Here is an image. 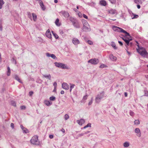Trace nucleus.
<instances>
[{
  "label": "nucleus",
  "instance_id": "nucleus-1",
  "mask_svg": "<svg viewBox=\"0 0 148 148\" xmlns=\"http://www.w3.org/2000/svg\"><path fill=\"white\" fill-rule=\"evenodd\" d=\"M104 92L102 91L99 93L96 97L95 101L96 103H98L101 101V99L104 97Z\"/></svg>",
  "mask_w": 148,
  "mask_h": 148
},
{
  "label": "nucleus",
  "instance_id": "nucleus-2",
  "mask_svg": "<svg viewBox=\"0 0 148 148\" xmlns=\"http://www.w3.org/2000/svg\"><path fill=\"white\" fill-rule=\"evenodd\" d=\"M30 142L34 145H38L40 144V142L38 141V137L36 135L34 136L32 138Z\"/></svg>",
  "mask_w": 148,
  "mask_h": 148
},
{
  "label": "nucleus",
  "instance_id": "nucleus-3",
  "mask_svg": "<svg viewBox=\"0 0 148 148\" xmlns=\"http://www.w3.org/2000/svg\"><path fill=\"white\" fill-rule=\"evenodd\" d=\"M54 64L56 67L59 68H61L62 69H69V67L67 66L66 65L64 64L56 62H54Z\"/></svg>",
  "mask_w": 148,
  "mask_h": 148
},
{
  "label": "nucleus",
  "instance_id": "nucleus-4",
  "mask_svg": "<svg viewBox=\"0 0 148 148\" xmlns=\"http://www.w3.org/2000/svg\"><path fill=\"white\" fill-rule=\"evenodd\" d=\"M99 61L98 59L95 58L90 60L88 61V63H90L92 64L96 65L99 63Z\"/></svg>",
  "mask_w": 148,
  "mask_h": 148
},
{
  "label": "nucleus",
  "instance_id": "nucleus-5",
  "mask_svg": "<svg viewBox=\"0 0 148 148\" xmlns=\"http://www.w3.org/2000/svg\"><path fill=\"white\" fill-rule=\"evenodd\" d=\"M137 52L143 57H146L148 54L147 52L145 49L142 51H140L139 50L137 49Z\"/></svg>",
  "mask_w": 148,
  "mask_h": 148
},
{
  "label": "nucleus",
  "instance_id": "nucleus-6",
  "mask_svg": "<svg viewBox=\"0 0 148 148\" xmlns=\"http://www.w3.org/2000/svg\"><path fill=\"white\" fill-rule=\"evenodd\" d=\"M134 132L137 134L136 135L138 137H140L141 136V132L139 128H136L134 130Z\"/></svg>",
  "mask_w": 148,
  "mask_h": 148
},
{
  "label": "nucleus",
  "instance_id": "nucleus-7",
  "mask_svg": "<svg viewBox=\"0 0 148 148\" xmlns=\"http://www.w3.org/2000/svg\"><path fill=\"white\" fill-rule=\"evenodd\" d=\"M72 42L75 45H77L79 43V40L75 38H73Z\"/></svg>",
  "mask_w": 148,
  "mask_h": 148
},
{
  "label": "nucleus",
  "instance_id": "nucleus-8",
  "mask_svg": "<svg viewBox=\"0 0 148 148\" xmlns=\"http://www.w3.org/2000/svg\"><path fill=\"white\" fill-rule=\"evenodd\" d=\"M82 30L84 32H88L90 30V26L89 25H84L83 26Z\"/></svg>",
  "mask_w": 148,
  "mask_h": 148
},
{
  "label": "nucleus",
  "instance_id": "nucleus-9",
  "mask_svg": "<svg viewBox=\"0 0 148 148\" xmlns=\"http://www.w3.org/2000/svg\"><path fill=\"white\" fill-rule=\"evenodd\" d=\"M61 13L66 18H68L69 16V13L66 11H61Z\"/></svg>",
  "mask_w": 148,
  "mask_h": 148
},
{
  "label": "nucleus",
  "instance_id": "nucleus-10",
  "mask_svg": "<svg viewBox=\"0 0 148 148\" xmlns=\"http://www.w3.org/2000/svg\"><path fill=\"white\" fill-rule=\"evenodd\" d=\"M62 87L66 90H68L69 88V86L66 83L64 82L62 84Z\"/></svg>",
  "mask_w": 148,
  "mask_h": 148
},
{
  "label": "nucleus",
  "instance_id": "nucleus-11",
  "mask_svg": "<svg viewBox=\"0 0 148 148\" xmlns=\"http://www.w3.org/2000/svg\"><path fill=\"white\" fill-rule=\"evenodd\" d=\"M39 3L41 8L43 10H45L46 9V8L45 5H44L42 1L41 0H39Z\"/></svg>",
  "mask_w": 148,
  "mask_h": 148
},
{
  "label": "nucleus",
  "instance_id": "nucleus-12",
  "mask_svg": "<svg viewBox=\"0 0 148 148\" xmlns=\"http://www.w3.org/2000/svg\"><path fill=\"white\" fill-rule=\"evenodd\" d=\"M109 13L111 14H117V13L115 9H110L108 11Z\"/></svg>",
  "mask_w": 148,
  "mask_h": 148
},
{
  "label": "nucleus",
  "instance_id": "nucleus-13",
  "mask_svg": "<svg viewBox=\"0 0 148 148\" xmlns=\"http://www.w3.org/2000/svg\"><path fill=\"white\" fill-rule=\"evenodd\" d=\"M122 39L125 42L126 44L125 46L126 47L129 46V41L128 40V39L125 36H124L122 38Z\"/></svg>",
  "mask_w": 148,
  "mask_h": 148
},
{
  "label": "nucleus",
  "instance_id": "nucleus-14",
  "mask_svg": "<svg viewBox=\"0 0 148 148\" xmlns=\"http://www.w3.org/2000/svg\"><path fill=\"white\" fill-rule=\"evenodd\" d=\"M73 25L76 28H79L80 27V24L79 21L77 20L75 23L73 24Z\"/></svg>",
  "mask_w": 148,
  "mask_h": 148
},
{
  "label": "nucleus",
  "instance_id": "nucleus-15",
  "mask_svg": "<svg viewBox=\"0 0 148 148\" xmlns=\"http://www.w3.org/2000/svg\"><path fill=\"white\" fill-rule=\"evenodd\" d=\"M46 36L49 38H51V35L50 30L48 29L46 31L45 33Z\"/></svg>",
  "mask_w": 148,
  "mask_h": 148
},
{
  "label": "nucleus",
  "instance_id": "nucleus-16",
  "mask_svg": "<svg viewBox=\"0 0 148 148\" xmlns=\"http://www.w3.org/2000/svg\"><path fill=\"white\" fill-rule=\"evenodd\" d=\"M46 55L48 57H51L53 59H56L57 58L56 56L54 54H50L49 53H46Z\"/></svg>",
  "mask_w": 148,
  "mask_h": 148
},
{
  "label": "nucleus",
  "instance_id": "nucleus-17",
  "mask_svg": "<svg viewBox=\"0 0 148 148\" xmlns=\"http://www.w3.org/2000/svg\"><path fill=\"white\" fill-rule=\"evenodd\" d=\"M77 122L80 125H82L85 122V121L84 119H81L80 120H77Z\"/></svg>",
  "mask_w": 148,
  "mask_h": 148
},
{
  "label": "nucleus",
  "instance_id": "nucleus-18",
  "mask_svg": "<svg viewBox=\"0 0 148 148\" xmlns=\"http://www.w3.org/2000/svg\"><path fill=\"white\" fill-rule=\"evenodd\" d=\"M100 4L101 5L103 6H106L107 4L106 1L104 0H101L100 1Z\"/></svg>",
  "mask_w": 148,
  "mask_h": 148
},
{
  "label": "nucleus",
  "instance_id": "nucleus-19",
  "mask_svg": "<svg viewBox=\"0 0 148 148\" xmlns=\"http://www.w3.org/2000/svg\"><path fill=\"white\" fill-rule=\"evenodd\" d=\"M109 57L110 59L113 61H115L117 59V58L116 57L114 56L112 54L110 55Z\"/></svg>",
  "mask_w": 148,
  "mask_h": 148
},
{
  "label": "nucleus",
  "instance_id": "nucleus-20",
  "mask_svg": "<svg viewBox=\"0 0 148 148\" xmlns=\"http://www.w3.org/2000/svg\"><path fill=\"white\" fill-rule=\"evenodd\" d=\"M119 28H120L119 27L116 26H115L113 25L112 26V29L115 31L119 32Z\"/></svg>",
  "mask_w": 148,
  "mask_h": 148
},
{
  "label": "nucleus",
  "instance_id": "nucleus-21",
  "mask_svg": "<svg viewBox=\"0 0 148 148\" xmlns=\"http://www.w3.org/2000/svg\"><path fill=\"white\" fill-rule=\"evenodd\" d=\"M45 105H47L48 106H49L51 105L52 104V103L49 101L45 100Z\"/></svg>",
  "mask_w": 148,
  "mask_h": 148
},
{
  "label": "nucleus",
  "instance_id": "nucleus-22",
  "mask_svg": "<svg viewBox=\"0 0 148 148\" xmlns=\"http://www.w3.org/2000/svg\"><path fill=\"white\" fill-rule=\"evenodd\" d=\"M33 20L34 21H36L37 17V15H36L34 13H32V14Z\"/></svg>",
  "mask_w": 148,
  "mask_h": 148
},
{
  "label": "nucleus",
  "instance_id": "nucleus-23",
  "mask_svg": "<svg viewBox=\"0 0 148 148\" xmlns=\"http://www.w3.org/2000/svg\"><path fill=\"white\" fill-rule=\"evenodd\" d=\"M69 20L72 23V24L77 20L76 19L72 17H70L69 18Z\"/></svg>",
  "mask_w": 148,
  "mask_h": 148
},
{
  "label": "nucleus",
  "instance_id": "nucleus-24",
  "mask_svg": "<svg viewBox=\"0 0 148 148\" xmlns=\"http://www.w3.org/2000/svg\"><path fill=\"white\" fill-rule=\"evenodd\" d=\"M123 145L125 147H128L130 146V143L128 142H125L123 144Z\"/></svg>",
  "mask_w": 148,
  "mask_h": 148
},
{
  "label": "nucleus",
  "instance_id": "nucleus-25",
  "mask_svg": "<svg viewBox=\"0 0 148 148\" xmlns=\"http://www.w3.org/2000/svg\"><path fill=\"white\" fill-rule=\"evenodd\" d=\"M8 71L7 72V75L8 76H9L10 75V69L9 67L8 66L7 67Z\"/></svg>",
  "mask_w": 148,
  "mask_h": 148
},
{
  "label": "nucleus",
  "instance_id": "nucleus-26",
  "mask_svg": "<svg viewBox=\"0 0 148 148\" xmlns=\"http://www.w3.org/2000/svg\"><path fill=\"white\" fill-rule=\"evenodd\" d=\"M43 76L44 77L46 78H48L49 80H51V75L49 74L48 75H43Z\"/></svg>",
  "mask_w": 148,
  "mask_h": 148
},
{
  "label": "nucleus",
  "instance_id": "nucleus-27",
  "mask_svg": "<svg viewBox=\"0 0 148 148\" xmlns=\"http://www.w3.org/2000/svg\"><path fill=\"white\" fill-rule=\"evenodd\" d=\"M4 2L3 0H0V9H1L2 8L3 5L4 4Z\"/></svg>",
  "mask_w": 148,
  "mask_h": 148
},
{
  "label": "nucleus",
  "instance_id": "nucleus-28",
  "mask_svg": "<svg viewBox=\"0 0 148 148\" xmlns=\"http://www.w3.org/2000/svg\"><path fill=\"white\" fill-rule=\"evenodd\" d=\"M82 23L83 24V26L84 25H89L88 22L84 20L82 21Z\"/></svg>",
  "mask_w": 148,
  "mask_h": 148
},
{
  "label": "nucleus",
  "instance_id": "nucleus-29",
  "mask_svg": "<svg viewBox=\"0 0 148 148\" xmlns=\"http://www.w3.org/2000/svg\"><path fill=\"white\" fill-rule=\"evenodd\" d=\"M15 79L18 82L21 83H22V82L21 80L16 75H15Z\"/></svg>",
  "mask_w": 148,
  "mask_h": 148
},
{
  "label": "nucleus",
  "instance_id": "nucleus-30",
  "mask_svg": "<svg viewBox=\"0 0 148 148\" xmlns=\"http://www.w3.org/2000/svg\"><path fill=\"white\" fill-rule=\"evenodd\" d=\"M111 46L114 47L115 49H117V47H116V45L115 43L113 42H112Z\"/></svg>",
  "mask_w": 148,
  "mask_h": 148
},
{
  "label": "nucleus",
  "instance_id": "nucleus-31",
  "mask_svg": "<svg viewBox=\"0 0 148 148\" xmlns=\"http://www.w3.org/2000/svg\"><path fill=\"white\" fill-rule=\"evenodd\" d=\"M22 130L24 133H27L29 132V130L25 127H24L23 129H22Z\"/></svg>",
  "mask_w": 148,
  "mask_h": 148
},
{
  "label": "nucleus",
  "instance_id": "nucleus-32",
  "mask_svg": "<svg viewBox=\"0 0 148 148\" xmlns=\"http://www.w3.org/2000/svg\"><path fill=\"white\" fill-rule=\"evenodd\" d=\"M59 19L58 18H57L55 21V23L58 26H60V24H59Z\"/></svg>",
  "mask_w": 148,
  "mask_h": 148
},
{
  "label": "nucleus",
  "instance_id": "nucleus-33",
  "mask_svg": "<svg viewBox=\"0 0 148 148\" xmlns=\"http://www.w3.org/2000/svg\"><path fill=\"white\" fill-rule=\"evenodd\" d=\"M28 17L31 20H32V16L30 12H27Z\"/></svg>",
  "mask_w": 148,
  "mask_h": 148
},
{
  "label": "nucleus",
  "instance_id": "nucleus-34",
  "mask_svg": "<svg viewBox=\"0 0 148 148\" xmlns=\"http://www.w3.org/2000/svg\"><path fill=\"white\" fill-rule=\"evenodd\" d=\"M119 32H122L124 33H126V31H125L124 29H123L120 27V28H119Z\"/></svg>",
  "mask_w": 148,
  "mask_h": 148
},
{
  "label": "nucleus",
  "instance_id": "nucleus-35",
  "mask_svg": "<svg viewBox=\"0 0 148 148\" xmlns=\"http://www.w3.org/2000/svg\"><path fill=\"white\" fill-rule=\"evenodd\" d=\"M49 99L51 101H54L56 100V98L55 97L53 96H52L51 97H50Z\"/></svg>",
  "mask_w": 148,
  "mask_h": 148
},
{
  "label": "nucleus",
  "instance_id": "nucleus-36",
  "mask_svg": "<svg viewBox=\"0 0 148 148\" xmlns=\"http://www.w3.org/2000/svg\"><path fill=\"white\" fill-rule=\"evenodd\" d=\"M11 104L14 107L16 106V102L14 101H11Z\"/></svg>",
  "mask_w": 148,
  "mask_h": 148
},
{
  "label": "nucleus",
  "instance_id": "nucleus-37",
  "mask_svg": "<svg viewBox=\"0 0 148 148\" xmlns=\"http://www.w3.org/2000/svg\"><path fill=\"white\" fill-rule=\"evenodd\" d=\"M12 63H14V64H16V60L14 59V57H13L12 60Z\"/></svg>",
  "mask_w": 148,
  "mask_h": 148
},
{
  "label": "nucleus",
  "instance_id": "nucleus-38",
  "mask_svg": "<svg viewBox=\"0 0 148 148\" xmlns=\"http://www.w3.org/2000/svg\"><path fill=\"white\" fill-rule=\"evenodd\" d=\"M134 123V124L136 125H138L140 124V121L138 120H135Z\"/></svg>",
  "mask_w": 148,
  "mask_h": 148
},
{
  "label": "nucleus",
  "instance_id": "nucleus-39",
  "mask_svg": "<svg viewBox=\"0 0 148 148\" xmlns=\"http://www.w3.org/2000/svg\"><path fill=\"white\" fill-rule=\"evenodd\" d=\"M144 92L145 93V94L144 95V96H148V91L147 90H144Z\"/></svg>",
  "mask_w": 148,
  "mask_h": 148
},
{
  "label": "nucleus",
  "instance_id": "nucleus-40",
  "mask_svg": "<svg viewBox=\"0 0 148 148\" xmlns=\"http://www.w3.org/2000/svg\"><path fill=\"white\" fill-rule=\"evenodd\" d=\"M69 116L67 114H66L64 116V118L65 120H67L69 118Z\"/></svg>",
  "mask_w": 148,
  "mask_h": 148
},
{
  "label": "nucleus",
  "instance_id": "nucleus-41",
  "mask_svg": "<svg viewBox=\"0 0 148 148\" xmlns=\"http://www.w3.org/2000/svg\"><path fill=\"white\" fill-rule=\"evenodd\" d=\"M106 65H105L104 64H101L99 66V67L100 68H104L105 67H106Z\"/></svg>",
  "mask_w": 148,
  "mask_h": 148
},
{
  "label": "nucleus",
  "instance_id": "nucleus-42",
  "mask_svg": "<svg viewBox=\"0 0 148 148\" xmlns=\"http://www.w3.org/2000/svg\"><path fill=\"white\" fill-rule=\"evenodd\" d=\"M110 2L113 4H115L116 3V0H109Z\"/></svg>",
  "mask_w": 148,
  "mask_h": 148
},
{
  "label": "nucleus",
  "instance_id": "nucleus-43",
  "mask_svg": "<svg viewBox=\"0 0 148 148\" xmlns=\"http://www.w3.org/2000/svg\"><path fill=\"white\" fill-rule=\"evenodd\" d=\"M130 116H133L134 115V113L132 111L130 110Z\"/></svg>",
  "mask_w": 148,
  "mask_h": 148
},
{
  "label": "nucleus",
  "instance_id": "nucleus-44",
  "mask_svg": "<svg viewBox=\"0 0 148 148\" xmlns=\"http://www.w3.org/2000/svg\"><path fill=\"white\" fill-rule=\"evenodd\" d=\"M75 85L74 84H71V86H70V92L71 91L72 89L73 88H74V87L75 86Z\"/></svg>",
  "mask_w": 148,
  "mask_h": 148
},
{
  "label": "nucleus",
  "instance_id": "nucleus-45",
  "mask_svg": "<svg viewBox=\"0 0 148 148\" xmlns=\"http://www.w3.org/2000/svg\"><path fill=\"white\" fill-rule=\"evenodd\" d=\"M53 35L56 39H57L58 38V36L55 33L54 34H53Z\"/></svg>",
  "mask_w": 148,
  "mask_h": 148
},
{
  "label": "nucleus",
  "instance_id": "nucleus-46",
  "mask_svg": "<svg viewBox=\"0 0 148 148\" xmlns=\"http://www.w3.org/2000/svg\"><path fill=\"white\" fill-rule=\"evenodd\" d=\"M93 101V98H92L91 100L89 102L88 105L89 106L92 103Z\"/></svg>",
  "mask_w": 148,
  "mask_h": 148
},
{
  "label": "nucleus",
  "instance_id": "nucleus-47",
  "mask_svg": "<svg viewBox=\"0 0 148 148\" xmlns=\"http://www.w3.org/2000/svg\"><path fill=\"white\" fill-rule=\"evenodd\" d=\"M87 42L88 43V44H89L90 45H92L93 44V42L91 40H88L87 41Z\"/></svg>",
  "mask_w": 148,
  "mask_h": 148
},
{
  "label": "nucleus",
  "instance_id": "nucleus-48",
  "mask_svg": "<svg viewBox=\"0 0 148 148\" xmlns=\"http://www.w3.org/2000/svg\"><path fill=\"white\" fill-rule=\"evenodd\" d=\"M2 26L1 24V21L0 20V31H2Z\"/></svg>",
  "mask_w": 148,
  "mask_h": 148
},
{
  "label": "nucleus",
  "instance_id": "nucleus-49",
  "mask_svg": "<svg viewBox=\"0 0 148 148\" xmlns=\"http://www.w3.org/2000/svg\"><path fill=\"white\" fill-rule=\"evenodd\" d=\"M20 108L21 110H25L26 108V107L24 106H21Z\"/></svg>",
  "mask_w": 148,
  "mask_h": 148
},
{
  "label": "nucleus",
  "instance_id": "nucleus-50",
  "mask_svg": "<svg viewBox=\"0 0 148 148\" xmlns=\"http://www.w3.org/2000/svg\"><path fill=\"white\" fill-rule=\"evenodd\" d=\"M88 95H86L84 96L83 98V100H86L87 99Z\"/></svg>",
  "mask_w": 148,
  "mask_h": 148
},
{
  "label": "nucleus",
  "instance_id": "nucleus-51",
  "mask_svg": "<svg viewBox=\"0 0 148 148\" xmlns=\"http://www.w3.org/2000/svg\"><path fill=\"white\" fill-rule=\"evenodd\" d=\"M91 127V124L90 123H88L87 125L86 126V127Z\"/></svg>",
  "mask_w": 148,
  "mask_h": 148
},
{
  "label": "nucleus",
  "instance_id": "nucleus-52",
  "mask_svg": "<svg viewBox=\"0 0 148 148\" xmlns=\"http://www.w3.org/2000/svg\"><path fill=\"white\" fill-rule=\"evenodd\" d=\"M138 17V15H136V14H134V17L132 18V19L137 18Z\"/></svg>",
  "mask_w": 148,
  "mask_h": 148
},
{
  "label": "nucleus",
  "instance_id": "nucleus-53",
  "mask_svg": "<svg viewBox=\"0 0 148 148\" xmlns=\"http://www.w3.org/2000/svg\"><path fill=\"white\" fill-rule=\"evenodd\" d=\"M84 134H84V133H81V134H78V137L81 136H83Z\"/></svg>",
  "mask_w": 148,
  "mask_h": 148
},
{
  "label": "nucleus",
  "instance_id": "nucleus-54",
  "mask_svg": "<svg viewBox=\"0 0 148 148\" xmlns=\"http://www.w3.org/2000/svg\"><path fill=\"white\" fill-rule=\"evenodd\" d=\"M10 126L12 128L14 129V125L13 123H12L11 124Z\"/></svg>",
  "mask_w": 148,
  "mask_h": 148
},
{
  "label": "nucleus",
  "instance_id": "nucleus-55",
  "mask_svg": "<svg viewBox=\"0 0 148 148\" xmlns=\"http://www.w3.org/2000/svg\"><path fill=\"white\" fill-rule=\"evenodd\" d=\"M126 33H125V36H130V34H129V33H128L126 31Z\"/></svg>",
  "mask_w": 148,
  "mask_h": 148
},
{
  "label": "nucleus",
  "instance_id": "nucleus-56",
  "mask_svg": "<svg viewBox=\"0 0 148 148\" xmlns=\"http://www.w3.org/2000/svg\"><path fill=\"white\" fill-rule=\"evenodd\" d=\"M57 84L56 82H55L53 83V85L54 86V87H57Z\"/></svg>",
  "mask_w": 148,
  "mask_h": 148
},
{
  "label": "nucleus",
  "instance_id": "nucleus-57",
  "mask_svg": "<svg viewBox=\"0 0 148 148\" xmlns=\"http://www.w3.org/2000/svg\"><path fill=\"white\" fill-rule=\"evenodd\" d=\"M140 1V0H135L134 2L138 4Z\"/></svg>",
  "mask_w": 148,
  "mask_h": 148
},
{
  "label": "nucleus",
  "instance_id": "nucleus-58",
  "mask_svg": "<svg viewBox=\"0 0 148 148\" xmlns=\"http://www.w3.org/2000/svg\"><path fill=\"white\" fill-rule=\"evenodd\" d=\"M118 42L121 46H123V43L121 41H118Z\"/></svg>",
  "mask_w": 148,
  "mask_h": 148
},
{
  "label": "nucleus",
  "instance_id": "nucleus-59",
  "mask_svg": "<svg viewBox=\"0 0 148 148\" xmlns=\"http://www.w3.org/2000/svg\"><path fill=\"white\" fill-rule=\"evenodd\" d=\"M138 48L139 49H140V50H144V49H145L143 47H139V46L138 45Z\"/></svg>",
  "mask_w": 148,
  "mask_h": 148
},
{
  "label": "nucleus",
  "instance_id": "nucleus-60",
  "mask_svg": "<svg viewBox=\"0 0 148 148\" xmlns=\"http://www.w3.org/2000/svg\"><path fill=\"white\" fill-rule=\"evenodd\" d=\"M83 16L84 18H85L86 19L88 18L87 16L86 15H85L84 14H83Z\"/></svg>",
  "mask_w": 148,
  "mask_h": 148
},
{
  "label": "nucleus",
  "instance_id": "nucleus-61",
  "mask_svg": "<svg viewBox=\"0 0 148 148\" xmlns=\"http://www.w3.org/2000/svg\"><path fill=\"white\" fill-rule=\"evenodd\" d=\"M29 94L30 96H31L33 94V92L32 91H30L29 92Z\"/></svg>",
  "mask_w": 148,
  "mask_h": 148
},
{
  "label": "nucleus",
  "instance_id": "nucleus-62",
  "mask_svg": "<svg viewBox=\"0 0 148 148\" xmlns=\"http://www.w3.org/2000/svg\"><path fill=\"white\" fill-rule=\"evenodd\" d=\"M49 137L50 138L52 139L53 138V136L52 135H49Z\"/></svg>",
  "mask_w": 148,
  "mask_h": 148
},
{
  "label": "nucleus",
  "instance_id": "nucleus-63",
  "mask_svg": "<svg viewBox=\"0 0 148 148\" xmlns=\"http://www.w3.org/2000/svg\"><path fill=\"white\" fill-rule=\"evenodd\" d=\"M61 131L63 133H64L65 132V131L64 129V128H62L61 130Z\"/></svg>",
  "mask_w": 148,
  "mask_h": 148
},
{
  "label": "nucleus",
  "instance_id": "nucleus-64",
  "mask_svg": "<svg viewBox=\"0 0 148 148\" xmlns=\"http://www.w3.org/2000/svg\"><path fill=\"white\" fill-rule=\"evenodd\" d=\"M127 38L128 39V40L129 42H130V41L132 40V39L131 38H129L128 37H127Z\"/></svg>",
  "mask_w": 148,
  "mask_h": 148
}]
</instances>
